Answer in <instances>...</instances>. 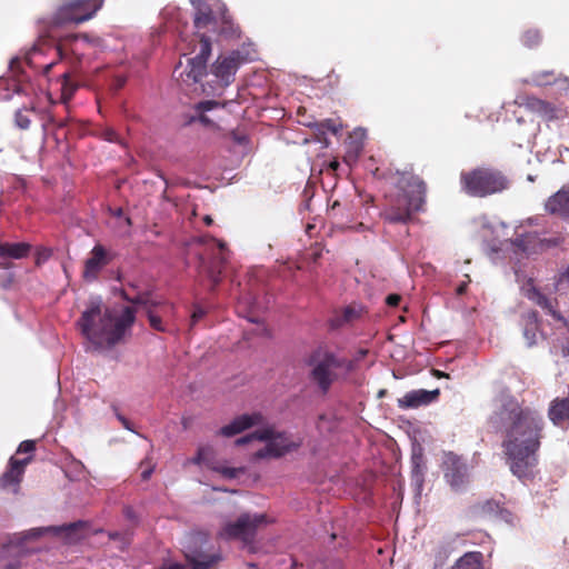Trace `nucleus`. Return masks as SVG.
<instances>
[{
    "label": "nucleus",
    "instance_id": "ea45409f",
    "mask_svg": "<svg viewBox=\"0 0 569 569\" xmlns=\"http://www.w3.org/2000/svg\"><path fill=\"white\" fill-rule=\"evenodd\" d=\"M497 517L509 525H515L516 517L509 510L505 509L503 507H501L499 516H497Z\"/></svg>",
    "mask_w": 569,
    "mask_h": 569
},
{
    "label": "nucleus",
    "instance_id": "bb28decb",
    "mask_svg": "<svg viewBox=\"0 0 569 569\" xmlns=\"http://www.w3.org/2000/svg\"><path fill=\"white\" fill-rule=\"evenodd\" d=\"M525 82L537 87L549 86L560 82L561 88H567V79L557 78L553 71L536 72L531 76L530 79L525 80Z\"/></svg>",
    "mask_w": 569,
    "mask_h": 569
},
{
    "label": "nucleus",
    "instance_id": "2eb2a0df",
    "mask_svg": "<svg viewBox=\"0 0 569 569\" xmlns=\"http://www.w3.org/2000/svg\"><path fill=\"white\" fill-rule=\"evenodd\" d=\"M442 471L447 483L456 491L466 487L469 481V467L465 459L446 452L442 458Z\"/></svg>",
    "mask_w": 569,
    "mask_h": 569
},
{
    "label": "nucleus",
    "instance_id": "0eeeda50",
    "mask_svg": "<svg viewBox=\"0 0 569 569\" xmlns=\"http://www.w3.org/2000/svg\"><path fill=\"white\" fill-rule=\"evenodd\" d=\"M270 522L271 519L264 513H243L236 521L227 522L219 531V536L226 540L237 539L249 545L257 531Z\"/></svg>",
    "mask_w": 569,
    "mask_h": 569
},
{
    "label": "nucleus",
    "instance_id": "72a5a7b5",
    "mask_svg": "<svg viewBox=\"0 0 569 569\" xmlns=\"http://www.w3.org/2000/svg\"><path fill=\"white\" fill-rule=\"evenodd\" d=\"M61 86V98L64 102H67L73 94L76 87L70 82L69 76L67 72L61 74V79L59 80Z\"/></svg>",
    "mask_w": 569,
    "mask_h": 569
},
{
    "label": "nucleus",
    "instance_id": "20e7f679",
    "mask_svg": "<svg viewBox=\"0 0 569 569\" xmlns=\"http://www.w3.org/2000/svg\"><path fill=\"white\" fill-rule=\"evenodd\" d=\"M425 197L426 186L419 177L401 174L397 180L396 193L390 196L383 212L385 219L392 223H407L415 212L423 209Z\"/></svg>",
    "mask_w": 569,
    "mask_h": 569
},
{
    "label": "nucleus",
    "instance_id": "f257e3e1",
    "mask_svg": "<svg viewBox=\"0 0 569 569\" xmlns=\"http://www.w3.org/2000/svg\"><path fill=\"white\" fill-rule=\"evenodd\" d=\"M490 426L503 432L502 447L511 472L520 479L533 475L545 426L542 415L521 407L516 398L501 395L493 402Z\"/></svg>",
    "mask_w": 569,
    "mask_h": 569
},
{
    "label": "nucleus",
    "instance_id": "9d476101",
    "mask_svg": "<svg viewBox=\"0 0 569 569\" xmlns=\"http://www.w3.org/2000/svg\"><path fill=\"white\" fill-rule=\"evenodd\" d=\"M102 3V0H63L53 16V22L56 24H79L91 19Z\"/></svg>",
    "mask_w": 569,
    "mask_h": 569
},
{
    "label": "nucleus",
    "instance_id": "5fc2aeb1",
    "mask_svg": "<svg viewBox=\"0 0 569 569\" xmlns=\"http://www.w3.org/2000/svg\"><path fill=\"white\" fill-rule=\"evenodd\" d=\"M203 221H204V223H206L207 226H210V224L212 223V219H211V217H210V216H206V217L203 218Z\"/></svg>",
    "mask_w": 569,
    "mask_h": 569
},
{
    "label": "nucleus",
    "instance_id": "c756f323",
    "mask_svg": "<svg viewBox=\"0 0 569 569\" xmlns=\"http://www.w3.org/2000/svg\"><path fill=\"white\" fill-rule=\"evenodd\" d=\"M523 337L528 347H532L538 341V321L536 312H528L525 317Z\"/></svg>",
    "mask_w": 569,
    "mask_h": 569
},
{
    "label": "nucleus",
    "instance_id": "ddd939ff",
    "mask_svg": "<svg viewBox=\"0 0 569 569\" xmlns=\"http://www.w3.org/2000/svg\"><path fill=\"white\" fill-rule=\"evenodd\" d=\"M210 53V41L201 34L199 53L194 58L188 60V66L182 71H179L180 66L174 70V73H178V79L188 86L198 83L202 76H204L206 63Z\"/></svg>",
    "mask_w": 569,
    "mask_h": 569
},
{
    "label": "nucleus",
    "instance_id": "bf43d9fd",
    "mask_svg": "<svg viewBox=\"0 0 569 569\" xmlns=\"http://www.w3.org/2000/svg\"><path fill=\"white\" fill-rule=\"evenodd\" d=\"M200 120H201L202 122H204V123H208V122H209V119H208L206 116H203V114L200 117Z\"/></svg>",
    "mask_w": 569,
    "mask_h": 569
},
{
    "label": "nucleus",
    "instance_id": "6e6d98bb",
    "mask_svg": "<svg viewBox=\"0 0 569 569\" xmlns=\"http://www.w3.org/2000/svg\"><path fill=\"white\" fill-rule=\"evenodd\" d=\"M109 536L111 539H118L120 537V533L118 531H114V532H110Z\"/></svg>",
    "mask_w": 569,
    "mask_h": 569
},
{
    "label": "nucleus",
    "instance_id": "c85d7f7f",
    "mask_svg": "<svg viewBox=\"0 0 569 569\" xmlns=\"http://www.w3.org/2000/svg\"><path fill=\"white\" fill-rule=\"evenodd\" d=\"M81 526V523H70L68 526L63 527H47V528H36L30 530L27 535L31 538H37L43 532H52L54 535H62L64 533L68 540L71 542L73 538L71 535Z\"/></svg>",
    "mask_w": 569,
    "mask_h": 569
},
{
    "label": "nucleus",
    "instance_id": "f704fd0d",
    "mask_svg": "<svg viewBox=\"0 0 569 569\" xmlns=\"http://www.w3.org/2000/svg\"><path fill=\"white\" fill-rule=\"evenodd\" d=\"M541 40V36L538 30H528L522 37L523 44L531 48L537 46Z\"/></svg>",
    "mask_w": 569,
    "mask_h": 569
},
{
    "label": "nucleus",
    "instance_id": "13d9d810",
    "mask_svg": "<svg viewBox=\"0 0 569 569\" xmlns=\"http://www.w3.org/2000/svg\"><path fill=\"white\" fill-rule=\"evenodd\" d=\"M114 216H116V217H119V218H120V217H122V210H121V209H117V210L114 211Z\"/></svg>",
    "mask_w": 569,
    "mask_h": 569
},
{
    "label": "nucleus",
    "instance_id": "a19ab883",
    "mask_svg": "<svg viewBox=\"0 0 569 569\" xmlns=\"http://www.w3.org/2000/svg\"><path fill=\"white\" fill-rule=\"evenodd\" d=\"M52 251L49 248H40L37 251V263L40 264L47 261L51 257Z\"/></svg>",
    "mask_w": 569,
    "mask_h": 569
},
{
    "label": "nucleus",
    "instance_id": "473e14b6",
    "mask_svg": "<svg viewBox=\"0 0 569 569\" xmlns=\"http://www.w3.org/2000/svg\"><path fill=\"white\" fill-rule=\"evenodd\" d=\"M366 137L367 132L363 128H356L349 136L350 148L355 152H359L362 148Z\"/></svg>",
    "mask_w": 569,
    "mask_h": 569
},
{
    "label": "nucleus",
    "instance_id": "a211bd4d",
    "mask_svg": "<svg viewBox=\"0 0 569 569\" xmlns=\"http://www.w3.org/2000/svg\"><path fill=\"white\" fill-rule=\"evenodd\" d=\"M30 461L31 457L24 459L11 457L7 470L0 477V488L14 495L18 493L26 467Z\"/></svg>",
    "mask_w": 569,
    "mask_h": 569
},
{
    "label": "nucleus",
    "instance_id": "393cba45",
    "mask_svg": "<svg viewBox=\"0 0 569 569\" xmlns=\"http://www.w3.org/2000/svg\"><path fill=\"white\" fill-rule=\"evenodd\" d=\"M194 9V27L198 31L213 24L211 10L202 0H190Z\"/></svg>",
    "mask_w": 569,
    "mask_h": 569
},
{
    "label": "nucleus",
    "instance_id": "f8f14e48",
    "mask_svg": "<svg viewBox=\"0 0 569 569\" xmlns=\"http://www.w3.org/2000/svg\"><path fill=\"white\" fill-rule=\"evenodd\" d=\"M203 532H190L184 537L183 548L190 569H211L220 560L219 555H206L201 548L207 542Z\"/></svg>",
    "mask_w": 569,
    "mask_h": 569
},
{
    "label": "nucleus",
    "instance_id": "37998d69",
    "mask_svg": "<svg viewBox=\"0 0 569 569\" xmlns=\"http://www.w3.org/2000/svg\"><path fill=\"white\" fill-rule=\"evenodd\" d=\"M218 103L216 101H212V100H207V101H202L198 104V109L200 111H210L212 110L214 107H217Z\"/></svg>",
    "mask_w": 569,
    "mask_h": 569
},
{
    "label": "nucleus",
    "instance_id": "09e8293b",
    "mask_svg": "<svg viewBox=\"0 0 569 569\" xmlns=\"http://www.w3.org/2000/svg\"><path fill=\"white\" fill-rule=\"evenodd\" d=\"M153 471V466L148 463V467L146 469L142 470L141 472V477L143 480H147L150 478L151 473Z\"/></svg>",
    "mask_w": 569,
    "mask_h": 569
},
{
    "label": "nucleus",
    "instance_id": "864d4df0",
    "mask_svg": "<svg viewBox=\"0 0 569 569\" xmlns=\"http://www.w3.org/2000/svg\"><path fill=\"white\" fill-rule=\"evenodd\" d=\"M366 355H367V350H363V349L359 350V352L357 353L356 360L362 359Z\"/></svg>",
    "mask_w": 569,
    "mask_h": 569
},
{
    "label": "nucleus",
    "instance_id": "49530a36",
    "mask_svg": "<svg viewBox=\"0 0 569 569\" xmlns=\"http://www.w3.org/2000/svg\"><path fill=\"white\" fill-rule=\"evenodd\" d=\"M117 418H118V420L122 423V426H123L127 430L134 432L133 428L131 427L130 421H129L127 418H124V417H123L122 415H120V413H117Z\"/></svg>",
    "mask_w": 569,
    "mask_h": 569
},
{
    "label": "nucleus",
    "instance_id": "6ab92c4d",
    "mask_svg": "<svg viewBox=\"0 0 569 569\" xmlns=\"http://www.w3.org/2000/svg\"><path fill=\"white\" fill-rule=\"evenodd\" d=\"M263 417L261 413H244L236 417L231 422L223 426L219 430V435L223 437H233L251 427L262 423Z\"/></svg>",
    "mask_w": 569,
    "mask_h": 569
},
{
    "label": "nucleus",
    "instance_id": "b1692460",
    "mask_svg": "<svg viewBox=\"0 0 569 569\" xmlns=\"http://www.w3.org/2000/svg\"><path fill=\"white\" fill-rule=\"evenodd\" d=\"M46 50H51L54 53H59V49L56 47H47L44 42L36 43L31 50L26 54V61L29 66L38 69H42L44 73L49 72L52 68L53 62L42 63L39 58L44 53Z\"/></svg>",
    "mask_w": 569,
    "mask_h": 569
},
{
    "label": "nucleus",
    "instance_id": "423d86ee",
    "mask_svg": "<svg viewBox=\"0 0 569 569\" xmlns=\"http://www.w3.org/2000/svg\"><path fill=\"white\" fill-rule=\"evenodd\" d=\"M463 190L475 197H486L508 187L507 179L491 169H476L461 176Z\"/></svg>",
    "mask_w": 569,
    "mask_h": 569
},
{
    "label": "nucleus",
    "instance_id": "8fccbe9b",
    "mask_svg": "<svg viewBox=\"0 0 569 569\" xmlns=\"http://www.w3.org/2000/svg\"><path fill=\"white\" fill-rule=\"evenodd\" d=\"M4 569H19V562L13 560L6 565Z\"/></svg>",
    "mask_w": 569,
    "mask_h": 569
},
{
    "label": "nucleus",
    "instance_id": "58836bf2",
    "mask_svg": "<svg viewBox=\"0 0 569 569\" xmlns=\"http://www.w3.org/2000/svg\"><path fill=\"white\" fill-rule=\"evenodd\" d=\"M411 460H412V465H413V475L415 476L420 475L421 473L420 463L422 462L421 452L413 451Z\"/></svg>",
    "mask_w": 569,
    "mask_h": 569
},
{
    "label": "nucleus",
    "instance_id": "c03bdc74",
    "mask_svg": "<svg viewBox=\"0 0 569 569\" xmlns=\"http://www.w3.org/2000/svg\"><path fill=\"white\" fill-rule=\"evenodd\" d=\"M358 316L357 310L353 307H348L345 310V320L350 321Z\"/></svg>",
    "mask_w": 569,
    "mask_h": 569
},
{
    "label": "nucleus",
    "instance_id": "f3484780",
    "mask_svg": "<svg viewBox=\"0 0 569 569\" xmlns=\"http://www.w3.org/2000/svg\"><path fill=\"white\" fill-rule=\"evenodd\" d=\"M516 102L546 121H552L569 116V110L562 109L560 104L556 106L537 97L518 98Z\"/></svg>",
    "mask_w": 569,
    "mask_h": 569
},
{
    "label": "nucleus",
    "instance_id": "a18cd8bd",
    "mask_svg": "<svg viewBox=\"0 0 569 569\" xmlns=\"http://www.w3.org/2000/svg\"><path fill=\"white\" fill-rule=\"evenodd\" d=\"M399 301H400V296H398V295H389L386 299L387 305H389L391 307L398 306Z\"/></svg>",
    "mask_w": 569,
    "mask_h": 569
},
{
    "label": "nucleus",
    "instance_id": "4d7b16f0",
    "mask_svg": "<svg viewBox=\"0 0 569 569\" xmlns=\"http://www.w3.org/2000/svg\"><path fill=\"white\" fill-rule=\"evenodd\" d=\"M126 516H127L128 518H133L132 510H131V509H127V510H126Z\"/></svg>",
    "mask_w": 569,
    "mask_h": 569
},
{
    "label": "nucleus",
    "instance_id": "6e6552de",
    "mask_svg": "<svg viewBox=\"0 0 569 569\" xmlns=\"http://www.w3.org/2000/svg\"><path fill=\"white\" fill-rule=\"evenodd\" d=\"M123 298L136 306V310H143L149 319L150 326L158 330L164 331L161 316L168 311V306L162 303L149 291L137 290L134 286L123 290Z\"/></svg>",
    "mask_w": 569,
    "mask_h": 569
},
{
    "label": "nucleus",
    "instance_id": "e2e57ef3",
    "mask_svg": "<svg viewBox=\"0 0 569 569\" xmlns=\"http://www.w3.org/2000/svg\"><path fill=\"white\" fill-rule=\"evenodd\" d=\"M249 321H251V322H256L257 320H256V319H253V318H249Z\"/></svg>",
    "mask_w": 569,
    "mask_h": 569
},
{
    "label": "nucleus",
    "instance_id": "7c9ffc66",
    "mask_svg": "<svg viewBox=\"0 0 569 569\" xmlns=\"http://www.w3.org/2000/svg\"><path fill=\"white\" fill-rule=\"evenodd\" d=\"M501 507L498 501L488 499L476 503L472 512L478 517L491 518L499 516Z\"/></svg>",
    "mask_w": 569,
    "mask_h": 569
},
{
    "label": "nucleus",
    "instance_id": "1a4fd4ad",
    "mask_svg": "<svg viewBox=\"0 0 569 569\" xmlns=\"http://www.w3.org/2000/svg\"><path fill=\"white\" fill-rule=\"evenodd\" d=\"M313 369L311 371V378L315 383L321 389L322 392H327L331 383L336 379L335 370L341 367H347L349 370L353 368L351 361L345 362L340 358L336 357L332 352L318 350L311 359Z\"/></svg>",
    "mask_w": 569,
    "mask_h": 569
},
{
    "label": "nucleus",
    "instance_id": "7ed1b4c3",
    "mask_svg": "<svg viewBox=\"0 0 569 569\" xmlns=\"http://www.w3.org/2000/svg\"><path fill=\"white\" fill-rule=\"evenodd\" d=\"M478 223L481 228L480 236L486 243L487 253L493 262L498 260V253L509 247L513 249L515 253L533 254L559 244L558 238H541L537 233H527L515 242L502 241L500 238L507 236L505 223L490 221L486 217L480 218Z\"/></svg>",
    "mask_w": 569,
    "mask_h": 569
},
{
    "label": "nucleus",
    "instance_id": "a878e982",
    "mask_svg": "<svg viewBox=\"0 0 569 569\" xmlns=\"http://www.w3.org/2000/svg\"><path fill=\"white\" fill-rule=\"evenodd\" d=\"M104 264V250L100 246L92 249L91 257L86 261L84 278L91 279L97 271Z\"/></svg>",
    "mask_w": 569,
    "mask_h": 569
},
{
    "label": "nucleus",
    "instance_id": "4be33fe9",
    "mask_svg": "<svg viewBox=\"0 0 569 569\" xmlns=\"http://www.w3.org/2000/svg\"><path fill=\"white\" fill-rule=\"evenodd\" d=\"M550 421L560 428L569 425V397L556 398L551 401L548 409Z\"/></svg>",
    "mask_w": 569,
    "mask_h": 569
},
{
    "label": "nucleus",
    "instance_id": "603ef678",
    "mask_svg": "<svg viewBox=\"0 0 569 569\" xmlns=\"http://www.w3.org/2000/svg\"><path fill=\"white\" fill-rule=\"evenodd\" d=\"M329 167H330V169H331L332 171H336V170L338 169V167H339V162H338V161H336V160H335V161H331V162L329 163Z\"/></svg>",
    "mask_w": 569,
    "mask_h": 569
},
{
    "label": "nucleus",
    "instance_id": "cd10ccee",
    "mask_svg": "<svg viewBox=\"0 0 569 569\" xmlns=\"http://www.w3.org/2000/svg\"><path fill=\"white\" fill-rule=\"evenodd\" d=\"M30 251V244L26 242L19 243H0V257L21 259Z\"/></svg>",
    "mask_w": 569,
    "mask_h": 569
},
{
    "label": "nucleus",
    "instance_id": "aec40b11",
    "mask_svg": "<svg viewBox=\"0 0 569 569\" xmlns=\"http://www.w3.org/2000/svg\"><path fill=\"white\" fill-rule=\"evenodd\" d=\"M438 396L439 389L431 391L425 389L412 390L400 398L398 405L400 408H418L436 401Z\"/></svg>",
    "mask_w": 569,
    "mask_h": 569
},
{
    "label": "nucleus",
    "instance_id": "c9c22d12",
    "mask_svg": "<svg viewBox=\"0 0 569 569\" xmlns=\"http://www.w3.org/2000/svg\"><path fill=\"white\" fill-rule=\"evenodd\" d=\"M16 126L20 129H28L30 126V119L26 111L18 110L14 116Z\"/></svg>",
    "mask_w": 569,
    "mask_h": 569
},
{
    "label": "nucleus",
    "instance_id": "79ce46f5",
    "mask_svg": "<svg viewBox=\"0 0 569 569\" xmlns=\"http://www.w3.org/2000/svg\"><path fill=\"white\" fill-rule=\"evenodd\" d=\"M34 450V441L32 440H26V441H22L19 447H18V450L17 452L18 453H30Z\"/></svg>",
    "mask_w": 569,
    "mask_h": 569
},
{
    "label": "nucleus",
    "instance_id": "39448f33",
    "mask_svg": "<svg viewBox=\"0 0 569 569\" xmlns=\"http://www.w3.org/2000/svg\"><path fill=\"white\" fill-rule=\"evenodd\" d=\"M256 442L263 443V447L256 450L254 460L279 458L299 446V442L289 438L287 433L277 432L271 427H263L236 440L237 446Z\"/></svg>",
    "mask_w": 569,
    "mask_h": 569
},
{
    "label": "nucleus",
    "instance_id": "5701e85b",
    "mask_svg": "<svg viewBox=\"0 0 569 569\" xmlns=\"http://www.w3.org/2000/svg\"><path fill=\"white\" fill-rule=\"evenodd\" d=\"M546 210L553 214L566 216L569 213V186L562 187L546 202Z\"/></svg>",
    "mask_w": 569,
    "mask_h": 569
},
{
    "label": "nucleus",
    "instance_id": "3c124183",
    "mask_svg": "<svg viewBox=\"0 0 569 569\" xmlns=\"http://www.w3.org/2000/svg\"><path fill=\"white\" fill-rule=\"evenodd\" d=\"M466 288H467V283H466V282L461 283V284L457 288V293H458V295H462V293L465 292Z\"/></svg>",
    "mask_w": 569,
    "mask_h": 569
},
{
    "label": "nucleus",
    "instance_id": "9b49d317",
    "mask_svg": "<svg viewBox=\"0 0 569 569\" xmlns=\"http://www.w3.org/2000/svg\"><path fill=\"white\" fill-rule=\"evenodd\" d=\"M256 58V50L250 44L242 50L232 51L228 56H220L213 63L211 72L222 87H227L232 81L239 66Z\"/></svg>",
    "mask_w": 569,
    "mask_h": 569
},
{
    "label": "nucleus",
    "instance_id": "de8ad7c7",
    "mask_svg": "<svg viewBox=\"0 0 569 569\" xmlns=\"http://www.w3.org/2000/svg\"><path fill=\"white\" fill-rule=\"evenodd\" d=\"M204 312L202 309H197L193 311L191 316L192 325L196 323L198 320H200L203 317Z\"/></svg>",
    "mask_w": 569,
    "mask_h": 569
},
{
    "label": "nucleus",
    "instance_id": "f03ea898",
    "mask_svg": "<svg viewBox=\"0 0 569 569\" xmlns=\"http://www.w3.org/2000/svg\"><path fill=\"white\" fill-rule=\"evenodd\" d=\"M134 321L130 307L110 309L99 297L91 298L77 322L82 336L99 351L109 350L119 343Z\"/></svg>",
    "mask_w": 569,
    "mask_h": 569
},
{
    "label": "nucleus",
    "instance_id": "0e129e2a",
    "mask_svg": "<svg viewBox=\"0 0 569 569\" xmlns=\"http://www.w3.org/2000/svg\"><path fill=\"white\" fill-rule=\"evenodd\" d=\"M560 321H565L562 317H561V320H560ZM563 326H567V322H563Z\"/></svg>",
    "mask_w": 569,
    "mask_h": 569
},
{
    "label": "nucleus",
    "instance_id": "052dcab7",
    "mask_svg": "<svg viewBox=\"0 0 569 569\" xmlns=\"http://www.w3.org/2000/svg\"><path fill=\"white\" fill-rule=\"evenodd\" d=\"M516 272V277H517V281L518 282H521V278H520V273L518 270L515 271Z\"/></svg>",
    "mask_w": 569,
    "mask_h": 569
},
{
    "label": "nucleus",
    "instance_id": "412c9836",
    "mask_svg": "<svg viewBox=\"0 0 569 569\" xmlns=\"http://www.w3.org/2000/svg\"><path fill=\"white\" fill-rule=\"evenodd\" d=\"M520 289L529 300L546 309L556 320H561V315L553 309L552 302L536 289L531 279L523 282Z\"/></svg>",
    "mask_w": 569,
    "mask_h": 569
},
{
    "label": "nucleus",
    "instance_id": "e433bc0d",
    "mask_svg": "<svg viewBox=\"0 0 569 569\" xmlns=\"http://www.w3.org/2000/svg\"><path fill=\"white\" fill-rule=\"evenodd\" d=\"M569 288V268L559 276L556 282V290L563 291Z\"/></svg>",
    "mask_w": 569,
    "mask_h": 569
},
{
    "label": "nucleus",
    "instance_id": "2f4dec72",
    "mask_svg": "<svg viewBox=\"0 0 569 569\" xmlns=\"http://www.w3.org/2000/svg\"><path fill=\"white\" fill-rule=\"evenodd\" d=\"M452 569H482V553L478 551L466 552Z\"/></svg>",
    "mask_w": 569,
    "mask_h": 569
},
{
    "label": "nucleus",
    "instance_id": "4468645a",
    "mask_svg": "<svg viewBox=\"0 0 569 569\" xmlns=\"http://www.w3.org/2000/svg\"><path fill=\"white\" fill-rule=\"evenodd\" d=\"M198 242L204 247V252H197L199 256L200 266L206 270L208 276L216 283L218 282L219 273V271H217L216 260L219 262L226 260V243L209 237H202Z\"/></svg>",
    "mask_w": 569,
    "mask_h": 569
},
{
    "label": "nucleus",
    "instance_id": "680f3d73",
    "mask_svg": "<svg viewBox=\"0 0 569 569\" xmlns=\"http://www.w3.org/2000/svg\"><path fill=\"white\" fill-rule=\"evenodd\" d=\"M124 221H126L127 224H130V219L129 218H126Z\"/></svg>",
    "mask_w": 569,
    "mask_h": 569
},
{
    "label": "nucleus",
    "instance_id": "4c0bfd02",
    "mask_svg": "<svg viewBox=\"0 0 569 569\" xmlns=\"http://www.w3.org/2000/svg\"><path fill=\"white\" fill-rule=\"evenodd\" d=\"M321 126L335 134H337L342 128V124L340 122H337L336 120H331V119L325 120L321 123Z\"/></svg>",
    "mask_w": 569,
    "mask_h": 569
},
{
    "label": "nucleus",
    "instance_id": "dca6fc26",
    "mask_svg": "<svg viewBox=\"0 0 569 569\" xmlns=\"http://www.w3.org/2000/svg\"><path fill=\"white\" fill-rule=\"evenodd\" d=\"M188 463L204 465L212 471L220 473L226 479H234L243 472L242 468L224 466L216 459V452L212 446L204 445L198 448L197 455L188 460Z\"/></svg>",
    "mask_w": 569,
    "mask_h": 569
}]
</instances>
